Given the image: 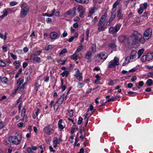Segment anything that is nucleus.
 Wrapping results in <instances>:
<instances>
[{
    "label": "nucleus",
    "mask_w": 153,
    "mask_h": 153,
    "mask_svg": "<svg viewBox=\"0 0 153 153\" xmlns=\"http://www.w3.org/2000/svg\"><path fill=\"white\" fill-rule=\"evenodd\" d=\"M151 33L152 30L149 28H148L144 32L143 37V38L140 33L137 31H134L131 37V39L132 42V44L135 45L139 42L143 44L145 40H147L151 37Z\"/></svg>",
    "instance_id": "f257e3e1"
},
{
    "label": "nucleus",
    "mask_w": 153,
    "mask_h": 153,
    "mask_svg": "<svg viewBox=\"0 0 153 153\" xmlns=\"http://www.w3.org/2000/svg\"><path fill=\"white\" fill-rule=\"evenodd\" d=\"M22 138V135L20 134H18L16 136L10 137L9 138V140L10 143L16 145H18L20 143Z\"/></svg>",
    "instance_id": "f03ea898"
},
{
    "label": "nucleus",
    "mask_w": 153,
    "mask_h": 153,
    "mask_svg": "<svg viewBox=\"0 0 153 153\" xmlns=\"http://www.w3.org/2000/svg\"><path fill=\"white\" fill-rule=\"evenodd\" d=\"M121 26V24L118 23L116 24L114 27H110L109 29V33L111 34L116 33L119 30Z\"/></svg>",
    "instance_id": "7ed1b4c3"
},
{
    "label": "nucleus",
    "mask_w": 153,
    "mask_h": 153,
    "mask_svg": "<svg viewBox=\"0 0 153 153\" xmlns=\"http://www.w3.org/2000/svg\"><path fill=\"white\" fill-rule=\"evenodd\" d=\"M119 65V59L117 57H115L113 60H111L108 63V67L109 68L115 67Z\"/></svg>",
    "instance_id": "20e7f679"
},
{
    "label": "nucleus",
    "mask_w": 153,
    "mask_h": 153,
    "mask_svg": "<svg viewBox=\"0 0 153 153\" xmlns=\"http://www.w3.org/2000/svg\"><path fill=\"white\" fill-rule=\"evenodd\" d=\"M29 9L27 7H25L22 9L21 12L20 17L24 18L26 16L28 13Z\"/></svg>",
    "instance_id": "39448f33"
},
{
    "label": "nucleus",
    "mask_w": 153,
    "mask_h": 153,
    "mask_svg": "<svg viewBox=\"0 0 153 153\" xmlns=\"http://www.w3.org/2000/svg\"><path fill=\"white\" fill-rule=\"evenodd\" d=\"M44 131L48 135L53 134L54 133V130L51 128L50 125H48L45 126L43 129Z\"/></svg>",
    "instance_id": "423d86ee"
},
{
    "label": "nucleus",
    "mask_w": 153,
    "mask_h": 153,
    "mask_svg": "<svg viewBox=\"0 0 153 153\" xmlns=\"http://www.w3.org/2000/svg\"><path fill=\"white\" fill-rule=\"evenodd\" d=\"M82 73H80L79 70L77 69L74 76L79 81H81L82 79Z\"/></svg>",
    "instance_id": "0eeeda50"
},
{
    "label": "nucleus",
    "mask_w": 153,
    "mask_h": 153,
    "mask_svg": "<svg viewBox=\"0 0 153 153\" xmlns=\"http://www.w3.org/2000/svg\"><path fill=\"white\" fill-rule=\"evenodd\" d=\"M76 7H74L72 10H70L66 12V14L68 15H71L72 16H74L76 14Z\"/></svg>",
    "instance_id": "6e6552de"
},
{
    "label": "nucleus",
    "mask_w": 153,
    "mask_h": 153,
    "mask_svg": "<svg viewBox=\"0 0 153 153\" xmlns=\"http://www.w3.org/2000/svg\"><path fill=\"white\" fill-rule=\"evenodd\" d=\"M59 36L56 32H52L50 34V38L53 40L56 39Z\"/></svg>",
    "instance_id": "1a4fd4ad"
},
{
    "label": "nucleus",
    "mask_w": 153,
    "mask_h": 153,
    "mask_svg": "<svg viewBox=\"0 0 153 153\" xmlns=\"http://www.w3.org/2000/svg\"><path fill=\"white\" fill-rule=\"evenodd\" d=\"M98 55L100 57V59L103 60H105L108 57V54L105 52H102Z\"/></svg>",
    "instance_id": "9d476101"
},
{
    "label": "nucleus",
    "mask_w": 153,
    "mask_h": 153,
    "mask_svg": "<svg viewBox=\"0 0 153 153\" xmlns=\"http://www.w3.org/2000/svg\"><path fill=\"white\" fill-rule=\"evenodd\" d=\"M114 11L111 13V16L107 23V25H109L115 19L116 16V13H114Z\"/></svg>",
    "instance_id": "9b49d317"
},
{
    "label": "nucleus",
    "mask_w": 153,
    "mask_h": 153,
    "mask_svg": "<svg viewBox=\"0 0 153 153\" xmlns=\"http://www.w3.org/2000/svg\"><path fill=\"white\" fill-rule=\"evenodd\" d=\"M92 55V53L90 51H89L87 52L85 56V59H87V62L88 63H89L91 62V57Z\"/></svg>",
    "instance_id": "f8f14e48"
},
{
    "label": "nucleus",
    "mask_w": 153,
    "mask_h": 153,
    "mask_svg": "<svg viewBox=\"0 0 153 153\" xmlns=\"http://www.w3.org/2000/svg\"><path fill=\"white\" fill-rule=\"evenodd\" d=\"M106 13H105L102 16L99 22L98 23V25H102V24L104 22L106 18Z\"/></svg>",
    "instance_id": "ddd939ff"
},
{
    "label": "nucleus",
    "mask_w": 153,
    "mask_h": 153,
    "mask_svg": "<svg viewBox=\"0 0 153 153\" xmlns=\"http://www.w3.org/2000/svg\"><path fill=\"white\" fill-rule=\"evenodd\" d=\"M123 14L122 13V10H119L117 11V16L118 18V20H120L123 17Z\"/></svg>",
    "instance_id": "4468645a"
},
{
    "label": "nucleus",
    "mask_w": 153,
    "mask_h": 153,
    "mask_svg": "<svg viewBox=\"0 0 153 153\" xmlns=\"http://www.w3.org/2000/svg\"><path fill=\"white\" fill-rule=\"evenodd\" d=\"M97 25L99 26L98 27V30L100 32L104 30L105 29L107 28L104 24L102 25Z\"/></svg>",
    "instance_id": "2eb2a0df"
},
{
    "label": "nucleus",
    "mask_w": 153,
    "mask_h": 153,
    "mask_svg": "<svg viewBox=\"0 0 153 153\" xmlns=\"http://www.w3.org/2000/svg\"><path fill=\"white\" fill-rule=\"evenodd\" d=\"M62 119L60 120L58 122V128L61 130H62L65 128L62 124Z\"/></svg>",
    "instance_id": "dca6fc26"
},
{
    "label": "nucleus",
    "mask_w": 153,
    "mask_h": 153,
    "mask_svg": "<svg viewBox=\"0 0 153 153\" xmlns=\"http://www.w3.org/2000/svg\"><path fill=\"white\" fill-rule=\"evenodd\" d=\"M137 53V51H133L131 53V55L130 56L132 59H134L136 57V54Z\"/></svg>",
    "instance_id": "f3484780"
},
{
    "label": "nucleus",
    "mask_w": 153,
    "mask_h": 153,
    "mask_svg": "<svg viewBox=\"0 0 153 153\" xmlns=\"http://www.w3.org/2000/svg\"><path fill=\"white\" fill-rule=\"evenodd\" d=\"M78 56L79 55L78 54L75 53L71 56V59L76 61L77 59Z\"/></svg>",
    "instance_id": "a211bd4d"
},
{
    "label": "nucleus",
    "mask_w": 153,
    "mask_h": 153,
    "mask_svg": "<svg viewBox=\"0 0 153 153\" xmlns=\"http://www.w3.org/2000/svg\"><path fill=\"white\" fill-rule=\"evenodd\" d=\"M33 60L34 62H36L39 63L41 62V59L40 57H39L35 56L33 58Z\"/></svg>",
    "instance_id": "6ab92c4d"
},
{
    "label": "nucleus",
    "mask_w": 153,
    "mask_h": 153,
    "mask_svg": "<svg viewBox=\"0 0 153 153\" xmlns=\"http://www.w3.org/2000/svg\"><path fill=\"white\" fill-rule=\"evenodd\" d=\"M76 1L80 3L87 4L88 2V0H75Z\"/></svg>",
    "instance_id": "aec40b11"
},
{
    "label": "nucleus",
    "mask_w": 153,
    "mask_h": 153,
    "mask_svg": "<svg viewBox=\"0 0 153 153\" xmlns=\"http://www.w3.org/2000/svg\"><path fill=\"white\" fill-rule=\"evenodd\" d=\"M24 82V80L23 79H21V78L17 80V87H20L21 85H22Z\"/></svg>",
    "instance_id": "412c9836"
},
{
    "label": "nucleus",
    "mask_w": 153,
    "mask_h": 153,
    "mask_svg": "<svg viewBox=\"0 0 153 153\" xmlns=\"http://www.w3.org/2000/svg\"><path fill=\"white\" fill-rule=\"evenodd\" d=\"M147 60L149 61L152 60L153 57V55L152 53L147 54L146 56Z\"/></svg>",
    "instance_id": "4be33fe9"
},
{
    "label": "nucleus",
    "mask_w": 153,
    "mask_h": 153,
    "mask_svg": "<svg viewBox=\"0 0 153 153\" xmlns=\"http://www.w3.org/2000/svg\"><path fill=\"white\" fill-rule=\"evenodd\" d=\"M144 51L143 49L142 48L139 50L138 52V59H139L141 56Z\"/></svg>",
    "instance_id": "5701e85b"
},
{
    "label": "nucleus",
    "mask_w": 153,
    "mask_h": 153,
    "mask_svg": "<svg viewBox=\"0 0 153 153\" xmlns=\"http://www.w3.org/2000/svg\"><path fill=\"white\" fill-rule=\"evenodd\" d=\"M146 84L148 86H150L153 85V82L152 79H149L146 82Z\"/></svg>",
    "instance_id": "b1692460"
},
{
    "label": "nucleus",
    "mask_w": 153,
    "mask_h": 153,
    "mask_svg": "<svg viewBox=\"0 0 153 153\" xmlns=\"http://www.w3.org/2000/svg\"><path fill=\"white\" fill-rule=\"evenodd\" d=\"M120 1V0H117L113 4V7L112 9V10H113L118 5Z\"/></svg>",
    "instance_id": "393cba45"
},
{
    "label": "nucleus",
    "mask_w": 153,
    "mask_h": 153,
    "mask_svg": "<svg viewBox=\"0 0 153 153\" xmlns=\"http://www.w3.org/2000/svg\"><path fill=\"white\" fill-rule=\"evenodd\" d=\"M53 144H59L60 142L59 141L57 137H54L53 139Z\"/></svg>",
    "instance_id": "a878e982"
},
{
    "label": "nucleus",
    "mask_w": 153,
    "mask_h": 153,
    "mask_svg": "<svg viewBox=\"0 0 153 153\" xmlns=\"http://www.w3.org/2000/svg\"><path fill=\"white\" fill-rule=\"evenodd\" d=\"M69 73V71L67 70H65L61 74V75L62 77H64L65 76L67 77L68 76Z\"/></svg>",
    "instance_id": "bb28decb"
},
{
    "label": "nucleus",
    "mask_w": 153,
    "mask_h": 153,
    "mask_svg": "<svg viewBox=\"0 0 153 153\" xmlns=\"http://www.w3.org/2000/svg\"><path fill=\"white\" fill-rule=\"evenodd\" d=\"M13 64L16 66V68L17 69L19 67L20 65V63L19 61H15L13 63Z\"/></svg>",
    "instance_id": "cd10ccee"
},
{
    "label": "nucleus",
    "mask_w": 153,
    "mask_h": 153,
    "mask_svg": "<svg viewBox=\"0 0 153 153\" xmlns=\"http://www.w3.org/2000/svg\"><path fill=\"white\" fill-rule=\"evenodd\" d=\"M2 83L7 84L8 81V79L6 77H3L1 79Z\"/></svg>",
    "instance_id": "c85d7f7f"
},
{
    "label": "nucleus",
    "mask_w": 153,
    "mask_h": 153,
    "mask_svg": "<svg viewBox=\"0 0 153 153\" xmlns=\"http://www.w3.org/2000/svg\"><path fill=\"white\" fill-rule=\"evenodd\" d=\"M118 40L120 42H123L125 40V37L123 36H120L118 37Z\"/></svg>",
    "instance_id": "c756f323"
},
{
    "label": "nucleus",
    "mask_w": 153,
    "mask_h": 153,
    "mask_svg": "<svg viewBox=\"0 0 153 153\" xmlns=\"http://www.w3.org/2000/svg\"><path fill=\"white\" fill-rule=\"evenodd\" d=\"M54 47V46L52 45H49L45 48V49L47 51L51 50Z\"/></svg>",
    "instance_id": "7c9ffc66"
},
{
    "label": "nucleus",
    "mask_w": 153,
    "mask_h": 153,
    "mask_svg": "<svg viewBox=\"0 0 153 153\" xmlns=\"http://www.w3.org/2000/svg\"><path fill=\"white\" fill-rule=\"evenodd\" d=\"M61 87L62 91H63L65 90L66 88V86L65 85H63V81L62 79H61Z\"/></svg>",
    "instance_id": "2f4dec72"
},
{
    "label": "nucleus",
    "mask_w": 153,
    "mask_h": 153,
    "mask_svg": "<svg viewBox=\"0 0 153 153\" xmlns=\"http://www.w3.org/2000/svg\"><path fill=\"white\" fill-rule=\"evenodd\" d=\"M77 9L79 12H80V11H82L83 10H84V8L83 6L81 5H79L78 6Z\"/></svg>",
    "instance_id": "473e14b6"
},
{
    "label": "nucleus",
    "mask_w": 153,
    "mask_h": 153,
    "mask_svg": "<svg viewBox=\"0 0 153 153\" xmlns=\"http://www.w3.org/2000/svg\"><path fill=\"white\" fill-rule=\"evenodd\" d=\"M96 45L95 44H93L92 45L91 47V51L92 52L94 53L96 52Z\"/></svg>",
    "instance_id": "72a5a7b5"
},
{
    "label": "nucleus",
    "mask_w": 153,
    "mask_h": 153,
    "mask_svg": "<svg viewBox=\"0 0 153 153\" xmlns=\"http://www.w3.org/2000/svg\"><path fill=\"white\" fill-rule=\"evenodd\" d=\"M7 34L6 33H5V35L4 36L3 34L1 33H0V37L1 38V39H4V40H5L7 39V36L6 34Z\"/></svg>",
    "instance_id": "f704fd0d"
},
{
    "label": "nucleus",
    "mask_w": 153,
    "mask_h": 153,
    "mask_svg": "<svg viewBox=\"0 0 153 153\" xmlns=\"http://www.w3.org/2000/svg\"><path fill=\"white\" fill-rule=\"evenodd\" d=\"M94 13V10L93 9H91L90 11H89L88 14V17H91L92 14Z\"/></svg>",
    "instance_id": "c9c22d12"
},
{
    "label": "nucleus",
    "mask_w": 153,
    "mask_h": 153,
    "mask_svg": "<svg viewBox=\"0 0 153 153\" xmlns=\"http://www.w3.org/2000/svg\"><path fill=\"white\" fill-rule=\"evenodd\" d=\"M100 57L99 56L98 54L97 56H95L94 58L95 62L97 63L100 62Z\"/></svg>",
    "instance_id": "e433bc0d"
},
{
    "label": "nucleus",
    "mask_w": 153,
    "mask_h": 153,
    "mask_svg": "<svg viewBox=\"0 0 153 153\" xmlns=\"http://www.w3.org/2000/svg\"><path fill=\"white\" fill-rule=\"evenodd\" d=\"M83 46L81 45L79 46L75 51V53H77L80 51L82 49Z\"/></svg>",
    "instance_id": "4c0bfd02"
},
{
    "label": "nucleus",
    "mask_w": 153,
    "mask_h": 153,
    "mask_svg": "<svg viewBox=\"0 0 153 153\" xmlns=\"http://www.w3.org/2000/svg\"><path fill=\"white\" fill-rule=\"evenodd\" d=\"M116 100V98L114 97H112L110 99H108L106 102H108L112 101H115Z\"/></svg>",
    "instance_id": "58836bf2"
},
{
    "label": "nucleus",
    "mask_w": 153,
    "mask_h": 153,
    "mask_svg": "<svg viewBox=\"0 0 153 153\" xmlns=\"http://www.w3.org/2000/svg\"><path fill=\"white\" fill-rule=\"evenodd\" d=\"M109 47L112 48H114L116 47V46L114 43L109 44Z\"/></svg>",
    "instance_id": "ea45409f"
},
{
    "label": "nucleus",
    "mask_w": 153,
    "mask_h": 153,
    "mask_svg": "<svg viewBox=\"0 0 153 153\" xmlns=\"http://www.w3.org/2000/svg\"><path fill=\"white\" fill-rule=\"evenodd\" d=\"M2 49L4 52H7V45H4L2 46Z\"/></svg>",
    "instance_id": "a19ab883"
},
{
    "label": "nucleus",
    "mask_w": 153,
    "mask_h": 153,
    "mask_svg": "<svg viewBox=\"0 0 153 153\" xmlns=\"http://www.w3.org/2000/svg\"><path fill=\"white\" fill-rule=\"evenodd\" d=\"M10 55L12 58L16 60L17 59V56L16 55L13 54L12 52L10 53Z\"/></svg>",
    "instance_id": "79ce46f5"
},
{
    "label": "nucleus",
    "mask_w": 153,
    "mask_h": 153,
    "mask_svg": "<svg viewBox=\"0 0 153 153\" xmlns=\"http://www.w3.org/2000/svg\"><path fill=\"white\" fill-rule=\"evenodd\" d=\"M76 128V126L75 125H73L71 128V133L72 134H73L74 132L75 129Z\"/></svg>",
    "instance_id": "37998d69"
},
{
    "label": "nucleus",
    "mask_w": 153,
    "mask_h": 153,
    "mask_svg": "<svg viewBox=\"0 0 153 153\" xmlns=\"http://www.w3.org/2000/svg\"><path fill=\"white\" fill-rule=\"evenodd\" d=\"M82 121V118L81 117H79V119L77 122V124L78 125H80L81 124Z\"/></svg>",
    "instance_id": "c03bdc74"
},
{
    "label": "nucleus",
    "mask_w": 153,
    "mask_h": 153,
    "mask_svg": "<svg viewBox=\"0 0 153 153\" xmlns=\"http://www.w3.org/2000/svg\"><path fill=\"white\" fill-rule=\"evenodd\" d=\"M59 105L56 103L54 106V110L55 111H57L59 108Z\"/></svg>",
    "instance_id": "a18cd8bd"
},
{
    "label": "nucleus",
    "mask_w": 153,
    "mask_h": 153,
    "mask_svg": "<svg viewBox=\"0 0 153 153\" xmlns=\"http://www.w3.org/2000/svg\"><path fill=\"white\" fill-rule=\"evenodd\" d=\"M131 59H132V58H131L130 56H128L126 58L125 60L126 61H127V63L129 62L130 60Z\"/></svg>",
    "instance_id": "49530a36"
},
{
    "label": "nucleus",
    "mask_w": 153,
    "mask_h": 153,
    "mask_svg": "<svg viewBox=\"0 0 153 153\" xmlns=\"http://www.w3.org/2000/svg\"><path fill=\"white\" fill-rule=\"evenodd\" d=\"M67 52V49L65 48L64 49H63L60 53L59 54H63L64 53H66Z\"/></svg>",
    "instance_id": "de8ad7c7"
},
{
    "label": "nucleus",
    "mask_w": 153,
    "mask_h": 153,
    "mask_svg": "<svg viewBox=\"0 0 153 153\" xmlns=\"http://www.w3.org/2000/svg\"><path fill=\"white\" fill-rule=\"evenodd\" d=\"M17 4V2L15 1H11L10 3V5L11 6H14L16 5Z\"/></svg>",
    "instance_id": "09e8293b"
},
{
    "label": "nucleus",
    "mask_w": 153,
    "mask_h": 153,
    "mask_svg": "<svg viewBox=\"0 0 153 153\" xmlns=\"http://www.w3.org/2000/svg\"><path fill=\"white\" fill-rule=\"evenodd\" d=\"M0 66L5 67L6 66V64L4 62L0 60Z\"/></svg>",
    "instance_id": "8fccbe9b"
},
{
    "label": "nucleus",
    "mask_w": 153,
    "mask_h": 153,
    "mask_svg": "<svg viewBox=\"0 0 153 153\" xmlns=\"http://www.w3.org/2000/svg\"><path fill=\"white\" fill-rule=\"evenodd\" d=\"M23 117L22 119V120L23 122L24 123H25L26 121V119L27 118V116L25 115H23Z\"/></svg>",
    "instance_id": "3c124183"
},
{
    "label": "nucleus",
    "mask_w": 153,
    "mask_h": 153,
    "mask_svg": "<svg viewBox=\"0 0 153 153\" xmlns=\"http://www.w3.org/2000/svg\"><path fill=\"white\" fill-rule=\"evenodd\" d=\"M84 85V84L83 83L79 82L78 83V87L79 88H81Z\"/></svg>",
    "instance_id": "603ef678"
},
{
    "label": "nucleus",
    "mask_w": 153,
    "mask_h": 153,
    "mask_svg": "<svg viewBox=\"0 0 153 153\" xmlns=\"http://www.w3.org/2000/svg\"><path fill=\"white\" fill-rule=\"evenodd\" d=\"M27 151L28 153H32L33 152V151L32 150V149L30 147L27 148Z\"/></svg>",
    "instance_id": "864d4df0"
},
{
    "label": "nucleus",
    "mask_w": 153,
    "mask_h": 153,
    "mask_svg": "<svg viewBox=\"0 0 153 153\" xmlns=\"http://www.w3.org/2000/svg\"><path fill=\"white\" fill-rule=\"evenodd\" d=\"M66 62V60H59L58 62V63L61 65H64Z\"/></svg>",
    "instance_id": "5fc2aeb1"
},
{
    "label": "nucleus",
    "mask_w": 153,
    "mask_h": 153,
    "mask_svg": "<svg viewBox=\"0 0 153 153\" xmlns=\"http://www.w3.org/2000/svg\"><path fill=\"white\" fill-rule=\"evenodd\" d=\"M35 89L36 90V91H38V88L39 87V85L38 84V83L36 82L35 85Z\"/></svg>",
    "instance_id": "6e6d98bb"
},
{
    "label": "nucleus",
    "mask_w": 153,
    "mask_h": 153,
    "mask_svg": "<svg viewBox=\"0 0 153 153\" xmlns=\"http://www.w3.org/2000/svg\"><path fill=\"white\" fill-rule=\"evenodd\" d=\"M141 60L143 62H145L147 60L146 56H143L141 58Z\"/></svg>",
    "instance_id": "4d7b16f0"
},
{
    "label": "nucleus",
    "mask_w": 153,
    "mask_h": 153,
    "mask_svg": "<svg viewBox=\"0 0 153 153\" xmlns=\"http://www.w3.org/2000/svg\"><path fill=\"white\" fill-rule=\"evenodd\" d=\"M148 76L150 77H153V72H150L148 73Z\"/></svg>",
    "instance_id": "13d9d810"
},
{
    "label": "nucleus",
    "mask_w": 153,
    "mask_h": 153,
    "mask_svg": "<svg viewBox=\"0 0 153 153\" xmlns=\"http://www.w3.org/2000/svg\"><path fill=\"white\" fill-rule=\"evenodd\" d=\"M128 94L130 95V96H134L135 95H133L134 94H136V93H134L132 91H129L128 92Z\"/></svg>",
    "instance_id": "bf43d9fd"
},
{
    "label": "nucleus",
    "mask_w": 153,
    "mask_h": 153,
    "mask_svg": "<svg viewBox=\"0 0 153 153\" xmlns=\"http://www.w3.org/2000/svg\"><path fill=\"white\" fill-rule=\"evenodd\" d=\"M67 32L65 30L64 32L62 34V35L61 36V37H65L67 36Z\"/></svg>",
    "instance_id": "052dcab7"
},
{
    "label": "nucleus",
    "mask_w": 153,
    "mask_h": 153,
    "mask_svg": "<svg viewBox=\"0 0 153 153\" xmlns=\"http://www.w3.org/2000/svg\"><path fill=\"white\" fill-rule=\"evenodd\" d=\"M65 96V95L64 94H63L60 96V97L59 98V99L60 100L62 101H63Z\"/></svg>",
    "instance_id": "680f3d73"
},
{
    "label": "nucleus",
    "mask_w": 153,
    "mask_h": 153,
    "mask_svg": "<svg viewBox=\"0 0 153 153\" xmlns=\"http://www.w3.org/2000/svg\"><path fill=\"white\" fill-rule=\"evenodd\" d=\"M143 11V9L141 7L138 10V13L140 14H141L142 13Z\"/></svg>",
    "instance_id": "e2e57ef3"
},
{
    "label": "nucleus",
    "mask_w": 153,
    "mask_h": 153,
    "mask_svg": "<svg viewBox=\"0 0 153 153\" xmlns=\"http://www.w3.org/2000/svg\"><path fill=\"white\" fill-rule=\"evenodd\" d=\"M63 101L61 100H60L59 99H58V100L56 102V104L60 105H61Z\"/></svg>",
    "instance_id": "0e129e2a"
},
{
    "label": "nucleus",
    "mask_w": 153,
    "mask_h": 153,
    "mask_svg": "<svg viewBox=\"0 0 153 153\" xmlns=\"http://www.w3.org/2000/svg\"><path fill=\"white\" fill-rule=\"evenodd\" d=\"M69 116L70 117H72L73 115V110H71L69 112Z\"/></svg>",
    "instance_id": "69168bd1"
},
{
    "label": "nucleus",
    "mask_w": 153,
    "mask_h": 153,
    "mask_svg": "<svg viewBox=\"0 0 153 153\" xmlns=\"http://www.w3.org/2000/svg\"><path fill=\"white\" fill-rule=\"evenodd\" d=\"M84 12H85V11L83 10L82 11H81L80 12V14H79V16L80 17H82L83 16L84 14Z\"/></svg>",
    "instance_id": "338daca9"
},
{
    "label": "nucleus",
    "mask_w": 153,
    "mask_h": 153,
    "mask_svg": "<svg viewBox=\"0 0 153 153\" xmlns=\"http://www.w3.org/2000/svg\"><path fill=\"white\" fill-rule=\"evenodd\" d=\"M93 108L94 107L92 105H91L89 106V108H88V112L89 110L91 111L93 109Z\"/></svg>",
    "instance_id": "774afa93"
}]
</instances>
